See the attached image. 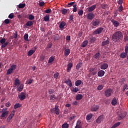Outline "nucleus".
<instances>
[{
    "instance_id": "1",
    "label": "nucleus",
    "mask_w": 128,
    "mask_h": 128,
    "mask_svg": "<svg viewBox=\"0 0 128 128\" xmlns=\"http://www.w3.org/2000/svg\"><path fill=\"white\" fill-rule=\"evenodd\" d=\"M122 38H124V35H122V32L120 31L115 32L112 36V40L115 42H118V40H122Z\"/></svg>"
},
{
    "instance_id": "2",
    "label": "nucleus",
    "mask_w": 128,
    "mask_h": 128,
    "mask_svg": "<svg viewBox=\"0 0 128 128\" xmlns=\"http://www.w3.org/2000/svg\"><path fill=\"white\" fill-rule=\"evenodd\" d=\"M50 112L51 114H56V116L60 114V108H58V106L56 105L54 108L50 109Z\"/></svg>"
},
{
    "instance_id": "3",
    "label": "nucleus",
    "mask_w": 128,
    "mask_h": 128,
    "mask_svg": "<svg viewBox=\"0 0 128 128\" xmlns=\"http://www.w3.org/2000/svg\"><path fill=\"white\" fill-rule=\"evenodd\" d=\"M114 90L112 88H108L105 90L104 96L106 98H110Z\"/></svg>"
},
{
    "instance_id": "4",
    "label": "nucleus",
    "mask_w": 128,
    "mask_h": 128,
    "mask_svg": "<svg viewBox=\"0 0 128 128\" xmlns=\"http://www.w3.org/2000/svg\"><path fill=\"white\" fill-rule=\"evenodd\" d=\"M6 42V38H3L2 40H0V44H2V46L1 48H6V46H8V42Z\"/></svg>"
},
{
    "instance_id": "5",
    "label": "nucleus",
    "mask_w": 128,
    "mask_h": 128,
    "mask_svg": "<svg viewBox=\"0 0 128 128\" xmlns=\"http://www.w3.org/2000/svg\"><path fill=\"white\" fill-rule=\"evenodd\" d=\"M103 30H104V28L100 27V28H97L96 30H95L93 32V34H102Z\"/></svg>"
},
{
    "instance_id": "6",
    "label": "nucleus",
    "mask_w": 128,
    "mask_h": 128,
    "mask_svg": "<svg viewBox=\"0 0 128 128\" xmlns=\"http://www.w3.org/2000/svg\"><path fill=\"white\" fill-rule=\"evenodd\" d=\"M126 116V112H122L120 114H118V120H122V118H124Z\"/></svg>"
},
{
    "instance_id": "7",
    "label": "nucleus",
    "mask_w": 128,
    "mask_h": 128,
    "mask_svg": "<svg viewBox=\"0 0 128 128\" xmlns=\"http://www.w3.org/2000/svg\"><path fill=\"white\" fill-rule=\"evenodd\" d=\"M0 112H2L1 118H6V116H8V111H4V108H3L2 110L0 111Z\"/></svg>"
},
{
    "instance_id": "8",
    "label": "nucleus",
    "mask_w": 128,
    "mask_h": 128,
    "mask_svg": "<svg viewBox=\"0 0 128 128\" xmlns=\"http://www.w3.org/2000/svg\"><path fill=\"white\" fill-rule=\"evenodd\" d=\"M104 120V116L101 115L96 120V122L97 124H100V122H102Z\"/></svg>"
},
{
    "instance_id": "9",
    "label": "nucleus",
    "mask_w": 128,
    "mask_h": 128,
    "mask_svg": "<svg viewBox=\"0 0 128 128\" xmlns=\"http://www.w3.org/2000/svg\"><path fill=\"white\" fill-rule=\"evenodd\" d=\"M18 98L20 99V100H25L26 96V94H24V92H22L18 96Z\"/></svg>"
},
{
    "instance_id": "10",
    "label": "nucleus",
    "mask_w": 128,
    "mask_h": 128,
    "mask_svg": "<svg viewBox=\"0 0 128 128\" xmlns=\"http://www.w3.org/2000/svg\"><path fill=\"white\" fill-rule=\"evenodd\" d=\"M111 22H112L113 26L115 27V28H118V26H120V22L114 19H112L111 20Z\"/></svg>"
},
{
    "instance_id": "11",
    "label": "nucleus",
    "mask_w": 128,
    "mask_h": 128,
    "mask_svg": "<svg viewBox=\"0 0 128 128\" xmlns=\"http://www.w3.org/2000/svg\"><path fill=\"white\" fill-rule=\"evenodd\" d=\"M96 16L93 13H89L87 15L88 20H92L93 18H94Z\"/></svg>"
},
{
    "instance_id": "12",
    "label": "nucleus",
    "mask_w": 128,
    "mask_h": 128,
    "mask_svg": "<svg viewBox=\"0 0 128 128\" xmlns=\"http://www.w3.org/2000/svg\"><path fill=\"white\" fill-rule=\"evenodd\" d=\"M66 25V23L64 22V21L62 22L60 25H59V28L61 30H62L64 28V26Z\"/></svg>"
},
{
    "instance_id": "13",
    "label": "nucleus",
    "mask_w": 128,
    "mask_h": 128,
    "mask_svg": "<svg viewBox=\"0 0 128 128\" xmlns=\"http://www.w3.org/2000/svg\"><path fill=\"white\" fill-rule=\"evenodd\" d=\"M98 108H100V106L98 105H93L91 108V111L96 112Z\"/></svg>"
},
{
    "instance_id": "14",
    "label": "nucleus",
    "mask_w": 128,
    "mask_h": 128,
    "mask_svg": "<svg viewBox=\"0 0 128 128\" xmlns=\"http://www.w3.org/2000/svg\"><path fill=\"white\" fill-rule=\"evenodd\" d=\"M36 48H33V50H30L28 52V56H32V54H34V52H36Z\"/></svg>"
},
{
    "instance_id": "15",
    "label": "nucleus",
    "mask_w": 128,
    "mask_h": 128,
    "mask_svg": "<svg viewBox=\"0 0 128 128\" xmlns=\"http://www.w3.org/2000/svg\"><path fill=\"white\" fill-rule=\"evenodd\" d=\"M108 68V64L106 63L102 64L100 65V68L101 70H106Z\"/></svg>"
},
{
    "instance_id": "16",
    "label": "nucleus",
    "mask_w": 128,
    "mask_h": 128,
    "mask_svg": "<svg viewBox=\"0 0 128 128\" xmlns=\"http://www.w3.org/2000/svg\"><path fill=\"white\" fill-rule=\"evenodd\" d=\"M92 24L94 26H98V24H100V20L96 19V20H94L92 22Z\"/></svg>"
},
{
    "instance_id": "17",
    "label": "nucleus",
    "mask_w": 128,
    "mask_h": 128,
    "mask_svg": "<svg viewBox=\"0 0 128 128\" xmlns=\"http://www.w3.org/2000/svg\"><path fill=\"white\" fill-rule=\"evenodd\" d=\"M55 100H58V97L56 96L54 94H52L50 96V102H54Z\"/></svg>"
},
{
    "instance_id": "18",
    "label": "nucleus",
    "mask_w": 128,
    "mask_h": 128,
    "mask_svg": "<svg viewBox=\"0 0 128 128\" xmlns=\"http://www.w3.org/2000/svg\"><path fill=\"white\" fill-rule=\"evenodd\" d=\"M64 83L68 84V86L70 88L72 86V80H70V79L64 81Z\"/></svg>"
},
{
    "instance_id": "19",
    "label": "nucleus",
    "mask_w": 128,
    "mask_h": 128,
    "mask_svg": "<svg viewBox=\"0 0 128 128\" xmlns=\"http://www.w3.org/2000/svg\"><path fill=\"white\" fill-rule=\"evenodd\" d=\"M96 4L92 5V6H91L88 8V10L90 12H94V10H96Z\"/></svg>"
},
{
    "instance_id": "20",
    "label": "nucleus",
    "mask_w": 128,
    "mask_h": 128,
    "mask_svg": "<svg viewBox=\"0 0 128 128\" xmlns=\"http://www.w3.org/2000/svg\"><path fill=\"white\" fill-rule=\"evenodd\" d=\"M105 72L102 70H100L98 72V76L102 77L104 76Z\"/></svg>"
},
{
    "instance_id": "21",
    "label": "nucleus",
    "mask_w": 128,
    "mask_h": 128,
    "mask_svg": "<svg viewBox=\"0 0 128 128\" xmlns=\"http://www.w3.org/2000/svg\"><path fill=\"white\" fill-rule=\"evenodd\" d=\"M70 54V50L66 48L64 50V55L65 56H68Z\"/></svg>"
},
{
    "instance_id": "22",
    "label": "nucleus",
    "mask_w": 128,
    "mask_h": 128,
    "mask_svg": "<svg viewBox=\"0 0 128 128\" xmlns=\"http://www.w3.org/2000/svg\"><path fill=\"white\" fill-rule=\"evenodd\" d=\"M24 90V84H20L18 86V90L22 92Z\"/></svg>"
},
{
    "instance_id": "23",
    "label": "nucleus",
    "mask_w": 128,
    "mask_h": 128,
    "mask_svg": "<svg viewBox=\"0 0 128 128\" xmlns=\"http://www.w3.org/2000/svg\"><path fill=\"white\" fill-rule=\"evenodd\" d=\"M82 98V94H78L76 96V100H80Z\"/></svg>"
},
{
    "instance_id": "24",
    "label": "nucleus",
    "mask_w": 128,
    "mask_h": 128,
    "mask_svg": "<svg viewBox=\"0 0 128 128\" xmlns=\"http://www.w3.org/2000/svg\"><path fill=\"white\" fill-rule=\"evenodd\" d=\"M112 106H116L118 104V100H116V98H114L111 102Z\"/></svg>"
},
{
    "instance_id": "25",
    "label": "nucleus",
    "mask_w": 128,
    "mask_h": 128,
    "mask_svg": "<svg viewBox=\"0 0 128 128\" xmlns=\"http://www.w3.org/2000/svg\"><path fill=\"white\" fill-rule=\"evenodd\" d=\"M88 40L84 41L81 44L82 48H86V46H88Z\"/></svg>"
},
{
    "instance_id": "26",
    "label": "nucleus",
    "mask_w": 128,
    "mask_h": 128,
    "mask_svg": "<svg viewBox=\"0 0 128 128\" xmlns=\"http://www.w3.org/2000/svg\"><path fill=\"white\" fill-rule=\"evenodd\" d=\"M96 60H98L100 58V53L98 52L94 56Z\"/></svg>"
},
{
    "instance_id": "27",
    "label": "nucleus",
    "mask_w": 128,
    "mask_h": 128,
    "mask_svg": "<svg viewBox=\"0 0 128 128\" xmlns=\"http://www.w3.org/2000/svg\"><path fill=\"white\" fill-rule=\"evenodd\" d=\"M61 12H62V14H66L68 12H70V10H68V9L67 10L66 8H63Z\"/></svg>"
},
{
    "instance_id": "28",
    "label": "nucleus",
    "mask_w": 128,
    "mask_h": 128,
    "mask_svg": "<svg viewBox=\"0 0 128 128\" xmlns=\"http://www.w3.org/2000/svg\"><path fill=\"white\" fill-rule=\"evenodd\" d=\"M126 56H128L127 53H126V52H123L120 54V58H126Z\"/></svg>"
},
{
    "instance_id": "29",
    "label": "nucleus",
    "mask_w": 128,
    "mask_h": 128,
    "mask_svg": "<svg viewBox=\"0 0 128 128\" xmlns=\"http://www.w3.org/2000/svg\"><path fill=\"white\" fill-rule=\"evenodd\" d=\"M44 22H49L50 21V16L48 14H46L45 16H44Z\"/></svg>"
},
{
    "instance_id": "30",
    "label": "nucleus",
    "mask_w": 128,
    "mask_h": 128,
    "mask_svg": "<svg viewBox=\"0 0 128 128\" xmlns=\"http://www.w3.org/2000/svg\"><path fill=\"white\" fill-rule=\"evenodd\" d=\"M54 60V56H52L49 58V60H48V64H52V62Z\"/></svg>"
},
{
    "instance_id": "31",
    "label": "nucleus",
    "mask_w": 128,
    "mask_h": 128,
    "mask_svg": "<svg viewBox=\"0 0 128 128\" xmlns=\"http://www.w3.org/2000/svg\"><path fill=\"white\" fill-rule=\"evenodd\" d=\"M82 62L78 63L76 66V70H80V68H82Z\"/></svg>"
},
{
    "instance_id": "32",
    "label": "nucleus",
    "mask_w": 128,
    "mask_h": 128,
    "mask_svg": "<svg viewBox=\"0 0 128 128\" xmlns=\"http://www.w3.org/2000/svg\"><path fill=\"white\" fill-rule=\"evenodd\" d=\"M82 84V80H78L75 82V86H80Z\"/></svg>"
},
{
    "instance_id": "33",
    "label": "nucleus",
    "mask_w": 128,
    "mask_h": 128,
    "mask_svg": "<svg viewBox=\"0 0 128 128\" xmlns=\"http://www.w3.org/2000/svg\"><path fill=\"white\" fill-rule=\"evenodd\" d=\"M72 63L70 62L68 64L67 70H70L72 69Z\"/></svg>"
},
{
    "instance_id": "34",
    "label": "nucleus",
    "mask_w": 128,
    "mask_h": 128,
    "mask_svg": "<svg viewBox=\"0 0 128 128\" xmlns=\"http://www.w3.org/2000/svg\"><path fill=\"white\" fill-rule=\"evenodd\" d=\"M126 78H122V79L120 80L119 81V84H124V82L126 80Z\"/></svg>"
},
{
    "instance_id": "35",
    "label": "nucleus",
    "mask_w": 128,
    "mask_h": 128,
    "mask_svg": "<svg viewBox=\"0 0 128 128\" xmlns=\"http://www.w3.org/2000/svg\"><path fill=\"white\" fill-rule=\"evenodd\" d=\"M76 118V114H72L70 115V116L69 118V120H74V118Z\"/></svg>"
},
{
    "instance_id": "36",
    "label": "nucleus",
    "mask_w": 128,
    "mask_h": 128,
    "mask_svg": "<svg viewBox=\"0 0 128 128\" xmlns=\"http://www.w3.org/2000/svg\"><path fill=\"white\" fill-rule=\"evenodd\" d=\"M92 118V114H90L86 116V120H90Z\"/></svg>"
},
{
    "instance_id": "37",
    "label": "nucleus",
    "mask_w": 128,
    "mask_h": 128,
    "mask_svg": "<svg viewBox=\"0 0 128 128\" xmlns=\"http://www.w3.org/2000/svg\"><path fill=\"white\" fill-rule=\"evenodd\" d=\"M110 44V41L107 40H105V41H104L102 42V46H106V44Z\"/></svg>"
},
{
    "instance_id": "38",
    "label": "nucleus",
    "mask_w": 128,
    "mask_h": 128,
    "mask_svg": "<svg viewBox=\"0 0 128 128\" xmlns=\"http://www.w3.org/2000/svg\"><path fill=\"white\" fill-rule=\"evenodd\" d=\"M24 38L26 42H28V34H24Z\"/></svg>"
},
{
    "instance_id": "39",
    "label": "nucleus",
    "mask_w": 128,
    "mask_h": 128,
    "mask_svg": "<svg viewBox=\"0 0 128 128\" xmlns=\"http://www.w3.org/2000/svg\"><path fill=\"white\" fill-rule=\"evenodd\" d=\"M120 122H118L116 123L115 124H114L111 128H118V126H120Z\"/></svg>"
},
{
    "instance_id": "40",
    "label": "nucleus",
    "mask_w": 128,
    "mask_h": 128,
    "mask_svg": "<svg viewBox=\"0 0 128 128\" xmlns=\"http://www.w3.org/2000/svg\"><path fill=\"white\" fill-rule=\"evenodd\" d=\"M20 84V80L16 78L14 81V86H19Z\"/></svg>"
},
{
    "instance_id": "41",
    "label": "nucleus",
    "mask_w": 128,
    "mask_h": 128,
    "mask_svg": "<svg viewBox=\"0 0 128 128\" xmlns=\"http://www.w3.org/2000/svg\"><path fill=\"white\" fill-rule=\"evenodd\" d=\"M32 24H34V23L32 21H28L26 23V26H32Z\"/></svg>"
},
{
    "instance_id": "42",
    "label": "nucleus",
    "mask_w": 128,
    "mask_h": 128,
    "mask_svg": "<svg viewBox=\"0 0 128 128\" xmlns=\"http://www.w3.org/2000/svg\"><path fill=\"white\" fill-rule=\"evenodd\" d=\"M74 4V2H70L68 3V4L66 6V8H70V6H72Z\"/></svg>"
},
{
    "instance_id": "43",
    "label": "nucleus",
    "mask_w": 128,
    "mask_h": 128,
    "mask_svg": "<svg viewBox=\"0 0 128 128\" xmlns=\"http://www.w3.org/2000/svg\"><path fill=\"white\" fill-rule=\"evenodd\" d=\"M126 90H128V84H124L123 86V88L122 90V92H124Z\"/></svg>"
},
{
    "instance_id": "44",
    "label": "nucleus",
    "mask_w": 128,
    "mask_h": 128,
    "mask_svg": "<svg viewBox=\"0 0 128 128\" xmlns=\"http://www.w3.org/2000/svg\"><path fill=\"white\" fill-rule=\"evenodd\" d=\"M15 112H14V110L12 111L11 114L8 117L10 118L11 119H12V118H14V116Z\"/></svg>"
},
{
    "instance_id": "45",
    "label": "nucleus",
    "mask_w": 128,
    "mask_h": 128,
    "mask_svg": "<svg viewBox=\"0 0 128 128\" xmlns=\"http://www.w3.org/2000/svg\"><path fill=\"white\" fill-rule=\"evenodd\" d=\"M14 71L10 69V68L8 70H7V72H6V74L7 76H8V74H12V72Z\"/></svg>"
},
{
    "instance_id": "46",
    "label": "nucleus",
    "mask_w": 128,
    "mask_h": 128,
    "mask_svg": "<svg viewBox=\"0 0 128 128\" xmlns=\"http://www.w3.org/2000/svg\"><path fill=\"white\" fill-rule=\"evenodd\" d=\"M62 128H68V123L65 122L64 124H62Z\"/></svg>"
},
{
    "instance_id": "47",
    "label": "nucleus",
    "mask_w": 128,
    "mask_h": 128,
    "mask_svg": "<svg viewBox=\"0 0 128 128\" xmlns=\"http://www.w3.org/2000/svg\"><path fill=\"white\" fill-rule=\"evenodd\" d=\"M54 40H60V36L58 34L54 36Z\"/></svg>"
},
{
    "instance_id": "48",
    "label": "nucleus",
    "mask_w": 128,
    "mask_h": 128,
    "mask_svg": "<svg viewBox=\"0 0 128 128\" xmlns=\"http://www.w3.org/2000/svg\"><path fill=\"white\" fill-rule=\"evenodd\" d=\"M26 6V4H20L18 5V8H24Z\"/></svg>"
},
{
    "instance_id": "49",
    "label": "nucleus",
    "mask_w": 128,
    "mask_h": 128,
    "mask_svg": "<svg viewBox=\"0 0 128 128\" xmlns=\"http://www.w3.org/2000/svg\"><path fill=\"white\" fill-rule=\"evenodd\" d=\"M118 10L119 12H122V10H124V7L122 6V5H120L118 7Z\"/></svg>"
},
{
    "instance_id": "50",
    "label": "nucleus",
    "mask_w": 128,
    "mask_h": 128,
    "mask_svg": "<svg viewBox=\"0 0 128 128\" xmlns=\"http://www.w3.org/2000/svg\"><path fill=\"white\" fill-rule=\"evenodd\" d=\"M33 81H34V80L32 79H30L26 82V84H30L32 83Z\"/></svg>"
},
{
    "instance_id": "51",
    "label": "nucleus",
    "mask_w": 128,
    "mask_h": 128,
    "mask_svg": "<svg viewBox=\"0 0 128 128\" xmlns=\"http://www.w3.org/2000/svg\"><path fill=\"white\" fill-rule=\"evenodd\" d=\"M28 20H34V16L32 14H30L28 16Z\"/></svg>"
},
{
    "instance_id": "52",
    "label": "nucleus",
    "mask_w": 128,
    "mask_h": 128,
    "mask_svg": "<svg viewBox=\"0 0 128 128\" xmlns=\"http://www.w3.org/2000/svg\"><path fill=\"white\" fill-rule=\"evenodd\" d=\"M74 9L73 12H76L78 10V8H76V4L73 5Z\"/></svg>"
},
{
    "instance_id": "53",
    "label": "nucleus",
    "mask_w": 128,
    "mask_h": 128,
    "mask_svg": "<svg viewBox=\"0 0 128 128\" xmlns=\"http://www.w3.org/2000/svg\"><path fill=\"white\" fill-rule=\"evenodd\" d=\"M49 94H54V90L53 89H50L48 90Z\"/></svg>"
},
{
    "instance_id": "54",
    "label": "nucleus",
    "mask_w": 128,
    "mask_h": 128,
    "mask_svg": "<svg viewBox=\"0 0 128 128\" xmlns=\"http://www.w3.org/2000/svg\"><path fill=\"white\" fill-rule=\"evenodd\" d=\"M16 65H12L11 66H10V70H16Z\"/></svg>"
},
{
    "instance_id": "55",
    "label": "nucleus",
    "mask_w": 128,
    "mask_h": 128,
    "mask_svg": "<svg viewBox=\"0 0 128 128\" xmlns=\"http://www.w3.org/2000/svg\"><path fill=\"white\" fill-rule=\"evenodd\" d=\"M20 107V104H16L14 106V108H18Z\"/></svg>"
},
{
    "instance_id": "56",
    "label": "nucleus",
    "mask_w": 128,
    "mask_h": 128,
    "mask_svg": "<svg viewBox=\"0 0 128 128\" xmlns=\"http://www.w3.org/2000/svg\"><path fill=\"white\" fill-rule=\"evenodd\" d=\"M102 88H104V86L102 85H100L97 88V89L98 90H102Z\"/></svg>"
},
{
    "instance_id": "57",
    "label": "nucleus",
    "mask_w": 128,
    "mask_h": 128,
    "mask_svg": "<svg viewBox=\"0 0 128 128\" xmlns=\"http://www.w3.org/2000/svg\"><path fill=\"white\" fill-rule=\"evenodd\" d=\"M46 14H50L52 12V10L50 8L46 9L45 10Z\"/></svg>"
},
{
    "instance_id": "58",
    "label": "nucleus",
    "mask_w": 128,
    "mask_h": 128,
    "mask_svg": "<svg viewBox=\"0 0 128 128\" xmlns=\"http://www.w3.org/2000/svg\"><path fill=\"white\" fill-rule=\"evenodd\" d=\"M78 88H73L72 89V92H78Z\"/></svg>"
},
{
    "instance_id": "59",
    "label": "nucleus",
    "mask_w": 128,
    "mask_h": 128,
    "mask_svg": "<svg viewBox=\"0 0 128 128\" xmlns=\"http://www.w3.org/2000/svg\"><path fill=\"white\" fill-rule=\"evenodd\" d=\"M60 75V74L58 72H56L54 74V78H58V76Z\"/></svg>"
},
{
    "instance_id": "60",
    "label": "nucleus",
    "mask_w": 128,
    "mask_h": 128,
    "mask_svg": "<svg viewBox=\"0 0 128 128\" xmlns=\"http://www.w3.org/2000/svg\"><path fill=\"white\" fill-rule=\"evenodd\" d=\"M8 18L11 19L14 18V15L12 13L10 14H9Z\"/></svg>"
},
{
    "instance_id": "61",
    "label": "nucleus",
    "mask_w": 128,
    "mask_h": 128,
    "mask_svg": "<svg viewBox=\"0 0 128 128\" xmlns=\"http://www.w3.org/2000/svg\"><path fill=\"white\" fill-rule=\"evenodd\" d=\"M90 42H96V38H90Z\"/></svg>"
},
{
    "instance_id": "62",
    "label": "nucleus",
    "mask_w": 128,
    "mask_h": 128,
    "mask_svg": "<svg viewBox=\"0 0 128 128\" xmlns=\"http://www.w3.org/2000/svg\"><path fill=\"white\" fill-rule=\"evenodd\" d=\"M78 14H79V16H82V14H84V10H79L78 12Z\"/></svg>"
},
{
    "instance_id": "63",
    "label": "nucleus",
    "mask_w": 128,
    "mask_h": 128,
    "mask_svg": "<svg viewBox=\"0 0 128 128\" xmlns=\"http://www.w3.org/2000/svg\"><path fill=\"white\" fill-rule=\"evenodd\" d=\"M4 22H5V24H10V20L8 19H6L4 20Z\"/></svg>"
},
{
    "instance_id": "64",
    "label": "nucleus",
    "mask_w": 128,
    "mask_h": 128,
    "mask_svg": "<svg viewBox=\"0 0 128 128\" xmlns=\"http://www.w3.org/2000/svg\"><path fill=\"white\" fill-rule=\"evenodd\" d=\"M124 50H125V52L128 54V46H125Z\"/></svg>"
}]
</instances>
